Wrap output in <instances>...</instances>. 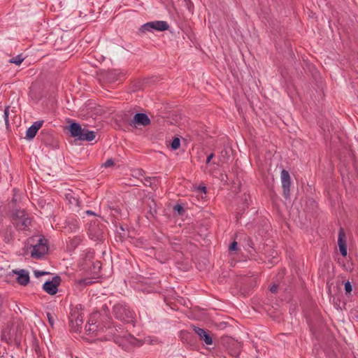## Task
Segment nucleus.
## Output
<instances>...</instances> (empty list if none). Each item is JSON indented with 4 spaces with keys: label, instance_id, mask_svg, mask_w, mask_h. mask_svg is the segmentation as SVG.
<instances>
[{
    "label": "nucleus",
    "instance_id": "nucleus-27",
    "mask_svg": "<svg viewBox=\"0 0 358 358\" xmlns=\"http://www.w3.org/2000/svg\"><path fill=\"white\" fill-rule=\"evenodd\" d=\"M46 316H47V318H48L50 325L51 326V327L53 328L54 322H55V319H54L53 315L51 313L48 312V313H46Z\"/></svg>",
    "mask_w": 358,
    "mask_h": 358
},
{
    "label": "nucleus",
    "instance_id": "nucleus-22",
    "mask_svg": "<svg viewBox=\"0 0 358 358\" xmlns=\"http://www.w3.org/2000/svg\"><path fill=\"white\" fill-rule=\"evenodd\" d=\"M24 58L22 55H18L16 57H14L9 59V63L15 64L16 65H20L24 61Z\"/></svg>",
    "mask_w": 358,
    "mask_h": 358
},
{
    "label": "nucleus",
    "instance_id": "nucleus-3",
    "mask_svg": "<svg viewBox=\"0 0 358 358\" xmlns=\"http://www.w3.org/2000/svg\"><path fill=\"white\" fill-rule=\"evenodd\" d=\"M13 224L19 231H25L31 224V219L24 210H16L13 214Z\"/></svg>",
    "mask_w": 358,
    "mask_h": 358
},
{
    "label": "nucleus",
    "instance_id": "nucleus-14",
    "mask_svg": "<svg viewBox=\"0 0 358 358\" xmlns=\"http://www.w3.org/2000/svg\"><path fill=\"white\" fill-rule=\"evenodd\" d=\"M83 129L81 126L76 122H73L69 125V131L71 136L76 138L77 140L80 137L82 132H83Z\"/></svg>",
    "mask_w": 358,
    "mask_h": 358
},
{
    "label": "nucleus",
    "instance_id": "nucleus-11",
    "mask_svg": "<svg viewBox=\"0 0 358 358\" xmlns=\"http://www.w3.org/2000/svg\"><path fill=\"white\" fill-rule=\"evenodd\" d=\"M115 342L118 344L119 345H122V347L124 346V342L126 343H129L131 345H142V343L141 341L137 340L135 337H134L131 334H127V335H124L122 338H120V336H115Z\"/></svg>",
    "mask_w": 358,
    "mask_h": 358
},
{
    "label": "nucleus",
    "instance_id": "nucleus-17",
    "mask_svg": "<svg viewBox=\"0 0 358 358\" xmlns=\"http://www.w3.org/2000/svg\"><path fill=\"white\" fill-rule=\"evenodd\" d=\"M95 132L93 131H90L87 129H83V132L80 137L79 138V141H92L95 138Z\"/></svg>",
    "mask_w": 358,
    "mask_h": 358
},
{
    "label": "nucleus",
    "instance_id": "nucleus-30",
    "mask_svg": "<svg viewBox=\"0 0 358 358\" xmlns=\"http://www.w3.org/2000/svg\"><path fill=\"white\" fill-rule=\"evenodd\" d=\"M114 165V161L112 158L108 159L106 162L102 165L105 168L111 167Z\"/></svg>",
    "mask_w": 358,
    "mask_h": 358
},
{
    "label": "nucleus",
    "instance_id": "nucleus-24",
    "mask_svg": "<svg viewBox=\"0 0 358 358\" xmlns=\"http://www.w3.org/2000/svg\"><path fill=\"white\" fill-rule=\"evenodd\" d=\"M180 145V141L178 138H175L171 144V148L174 150L179 148Z\"/></svg>",
    "mask_w": 358,
    "mask_h": 358
},
{
    "label": "nucleus",
    "instance_id": "nucleus-8",
    "mask_svg": "<svg viewBox=\"0 0 358 358\" xmlns=\"http://www.w3.org/2000/svg\"><path fill=\"white\" fill-rule=\"evenodd\" d=\"M151 121L147 114L143 113H138L134 116L130 122L131 126L137 127L138 126L146 127L150 125Z\"/></svg>",
    "mask_w": 358,
    "mask_h": 358
},
{
    "label": "nucleus",
    "instance_id": "nucleus-15",
    "mask_svg": "<svg viewBox=\"0 0 358 358\" xmlns=\"http://www.w3.org/2000/svg\"><path fill=\"white\" fill-rule=\"evenodd\" d=\"M83 323V317H80L79 318H76L74 320L69 321V326L72 331L74 332H80L82 329V325Z\"/></svg>",
    "mask_w": 358,
    "mask_h": 358
},
{
    "label": "nucleus",
    "instance_id": "nucleus-21",
    "mask_svg": "<svg viewBox=\"0 0 358 358\" xmlns=\"http://www.w3.org/2000/svg\"><path fill=\"white\" fill-rule=\"evenodd\" d=\"M97 329V326L96 323L94 322L93 316L90 317L88 321L87 324L85 326V331L87 334H90L96 331Z\"/></svg>",
    "mask_w": 358,
    "mask_h": 358
},
{
    "label": "nucleus",
    "instance_id": "nucleus-26",
    "mask_svg": "<svg viewBox=\"0 0 358 358\" xmlns=\"http://www.w3.org/2000/svg\"><path fill=\"white\" fill-rule=\"evenodd\" d=\"M157 214V210L155 208H152L151 205H150V211L147 215L148 219L154 218Z\"/></svg>",
    "mask_w": 358,
    "mask_h": 358
},
{
    "label": "nucleus",
    "instance_id": "nucleus-9",
    "mask_svg": "<svg viewBox=\"0 0 358 358\" xmlns=\"http://www.w3.org/2000/svg\"><path fill=\"white\" fill-rule=\"evenodd\" d=\"M194 332L198 335L199 339L207 345H210L213 344V338L211 336L210 332L208 330H205L199 327L193 326L192 327Z\"/></svg>",
    "mask_w": 358,
    "mask_h": 358
},
{
    "label": "nucleus",
    "instance_id": "nucleus-28",
    "mask_svg": "<svg viewBox=\"0 0 358 358\" xmlns=\"http://www.w3.org/2000/svg\"><path fill=\"white\" fill-rule=\"evenodd\" d=\"M352 290V287L351 285V282L350 281H347L345 282V294H350Z\"/></svg>",
    "mask_w": 358,
    "mask_h": 358
},
{
    "label": "nucleus",
    "instance_id": "nucleus-5",
    "mask_svg": "<svg viewBox=\"0 0 358 358\" xmlns=\"http://www.w3.org/2000/svg\"><path fill=\"white\" fill-rule=\"evenodd\" d=\"M48 251V240L44 237L40 238L38 243L33 246L31 255L34 258H41Z\"/></svg>",
    "mask_w": 358,
    "mask_h": 358
},
{
    "label": "nucleus",
    "instance_id": "nucleus-20",
    "mask_svg": "<svg viewBox=\"0 0 358 358\" xmlns=\"http://www.w3.org/2000/svg\"><path fill=\"white\" fill-rule=\"evenodd\" d=\"M90 236L94 241H101L103 238V233L96 227H92L90 229Z\"/></svg>",
    "mask_w": 358,
    "mask_h": 358
},
{
    "label": "nucleus",
    "instance_id": "nucleus-37",
    "mask_svg": "<svg viewBox=\"0 0 358 358\" xmlns=\"http://www.w3.org/2000/svg\"><path fill=\"white\" fill-rule=\"evenodd\" d=\"M86 213L87 215H94V212H92V210H87Z\"/></svg>",
    "mask_w": 358,
    "mask_h": 358
},
{
    "label": "nucleus",
    "instance_id": "nucleus-4",
    "mask_svg": "<svg viewBox=\"0 0 358 358\" xmlns=\"http://www.w3.org/2000/svg\"><path fill=\"white\" fill-rule=\"evenodd\" d=\"M169 25L166 21H153L143 24L138 31V34H144L147 32H152V30L159 31H166L169 29Z\"/></svg>",
    "mask_w": 358,
    "mask_h": 358
},
{
    "label": "nucleus",
    "instance_id": "nucleus-6",
    "mask_svg": "<svg viewBox=\"0 0 358 358\" xmlns=\"http://www.w3.org/2000/svg\"><path fill=\"white\" fill-rule=\"evenodd\" d=\"M281 182H282V194L285 199H289L290 195V185L291 180L290 176L287 171L283 169L281 171Z\"/></svg>",
    "mask_w": 358,
    "mask_h": 358
},
{
    "label": "nucleus",
    "instance_id": "nucleus-32",
    "mask_svg": "<svg viewBox=\"0 0 358 358\" xmlns=\"http://www.w3.org/2000/svg\"><path fill=\"white\" fill-rule=\"evenodd\" d=\"M229 250H237V243L236 241H234L231 243L229 248Z\"/></svg>",
    "mask_w": 358,
    "mask_h": 358
},
{
    "label": "nucleus",
    "instance_id": "nucleus-10",
    "mask_svg": "<svg viewBox=\"0 0 358 358\" xmlns=\"http://www.w3.org/2000/svg\"><path fill=\"white\" fill-rule=\"evenodd\" d=\"M12 273L17 275L16 281L20 285L25 286L29 282V273L25 269L13 270Z\"/></svg>",
    "mask_w": 358,
    "mask_h": 358
},
{
    "label": "nucleus",
    "instance_id": "nucleus-23",
    "mask_svg": "<svg viewBox=\"0 0 358 358\" xmlns=\"http://www.w3.org/2000/svg\"><path fill=\"white\" fill-rule=\"evenodd\" d=\"M77 282L80 286L85 287L92 284L94 281L90 278H85L78 280Z\"/></svg>",
    "mask_w": 358,
    "mask_h": 358
},
{
    "label": "nucleus",
    "instance_id": "nucleus-33",
    "mask_svg": "<svg viewBox=\"0 0 358 358\" xmlns=\"http://www.w3.org/2000/svg\"><path fill=\"white\" fill-rule=\"evenodd\" d=\"M171 245V248L176 251H178L180 249V245L178 243L173 242Z\"/></svg>",
    "mask_w": 358,
    "mask_h": 358
},
{
    "label": "nucleus",
    "instance_id": "nucleus-2",
    "mask_svg": "<svg viewBox=\"0 0 358 358\" xmlns=\"http://www.w3.org/2000/svg\"><path fill=\"white\" fill-rule=\"evenodd\" d=\"M113 314L117 320L134 325L135 313L126 303H118L114 305Z\"/></svg>",
    "mask_w": 358,
    "mask_h": 358
},
{
    "label": "nucleus",
    "instance_id": "nucleus-35",
    "mask_svg": "<svg viewBox=\"0 0 358 358\" xmlns=\"http://www.w3.org/2000/svg\"><path fill=\"white\" fill-rule=\"evenodd\" d=\"M213 157H214V154H213V153L210 154L207 157L206 161V164H208L210 162V161H211V159H213Z\"/></svg>",
    "mask_w": 358,
    "mask_h": 358
},
{
    "label": "nucleus",
    "instance_id": "nucleus-19",
    "mask_svg": "<svg viewBox=\"0 0 358 358\" xmlns=\"http://www.w3.org/2000/svg\"><path fill=\"white\" fill-rule=\"evenodd\" d=\"M64 228L68 232H76L79 229L78 222L74 219L68 220Z\"/></svg>",
    "mask_w": 358,
    "mask_h": 358
},
{
    "label": "nucleus",
    "instance_id": "nucleus-13",
    "mask_svg": "<svg viewBox=\"0 0 358 358\" xmlns=\"http://www.w3.org/2000/svg\"><path fill=\"white\" fill-rule=\"evenodd\" d=\"M338 244L339 246V250L341 254L345 257L347 255V244H346V240H345V234L344 232V230L341 228L338 232Z\"/></svg>",
    "mask_w": 358,
    "mask_h": 358
},
{
    "label": "nucleus",
    "instance_id": "nucleus-7",
    "mask_svg": "<svg viewBox=\"0 0 358 358\" xmlns=\"http://www.w3.org/2000/svg\"><path fill=\"white\" fill-rule=\"evenodd\" d=\"M61 278L59 276H55L52 280L45 282L43 285V289L49 294L54 295L58 291V285L60 284Z\"/></svg>",
    "mask_w": 358,
    "mask_h": 358
},
{
    "label": "nucleus",
    "instance_id": "nucleus-18",
    "mask_svg": "<svg viewBox=\"0 0 358 358\" xmlns=\"http://www.w3.org/2000/svg\"><path fill=\"white\" fill-rule=\"evenodd\" d=\"M14 238V232L11 226H7L3 229V241L8 243L13 241Z\"/></svg>",
    "mask_w": 358,
    "mask_h": 358
},
{
    "label": "nucleus",
    "instance_id": "nucleus-34",
    "mask_svg": "<svg viewBox=\"0 0 358 358\" xmlns=\"http://www.w3.org/2000/svg\"><path fill=\"white\" fill-rule=\"evenodd\" d=\"M278 290V285H273L271 287H270V291L272 292V293H275Z\"/></svg>",
    "mask_w": 358,
    "mask_h": 358
},
{
    "label": "nucleus",
    "instance_id": "nucleus-36",
    "mask_svg": "<svg viewBox=\"0 0 358 358\" xmlns=\"http://www.w3.org/2000/svg\"><path fill=\"white\" fill-rule=\"evenodd\" d=\"M45 273V272H39V271H35L34 272V274L36 277H38L40 275H44Z\"/></svg>",
    "mask_w": 358,
    "mask_h": 358
},
{
    "label": "nucleus",
    "instance_id": "nucleus-31",
    "mask_svg": "<svg viewBox=\"0 0 358 358\" xmlns=\"http://www.w3.org/2000/svg\"><path fill=\"white\" fill-rule=\"evenodd\" d=\"M245 241H246V245L251 248H254V243H253V241H252V239L250 238V237H246L245 238Z\"/></svg>",
    "mask_w": 358,
    "mask_h": 358
},
{
    "label": "nucleus",
    "instance_id": "nucleus-1",
    "mask_svg": "<svg viewBox=\"0 0 358 358\" xmlns=\"http://www.w3.org/2000/svg\"><path fill=\"white\" fill-rule=\"evenodd\" d=\"M22 338V329L20 324H12L4 328L1 333V340L8 344L20 345Z\"/></svg>",
    "mask_w": 358,
    "mask_h": 358
},
{
    "label": "nucleus",
    "instance_id": "nucleus-38",
    "mask_svg": "<svg viewBox=\"0 0 358 358\" xmlns=\"http://www.w3.org/2000/svg\"><path fill=\"white\" fill-rule=\"evenodd\" d=\"M199 189L201 190H202L203 192H206V187H204V186L203 187H200Z\"/></svg>",
    "mask_w": 358,
    "mask_h": 358
},
{
    "label": "nucleus",
    "instance_id": "nucleus-16",
    "mask_svg": "<svg viewBox=\"0 0 358 358\" xmlns=\"http://www.w3.org/2000/svg\"><path fill=\"white\" fill-rule=\"evenodd\" d=\"M83 316L81 306H72L70 310L69 321Z\"/></svg>",
    "mask_w": 358,
    "mask_h": 358
},
{
    "label": "nucleus",
    "instance_id": "nucleus-12",
    "mask_svg": "<svg viewBox=\"0 0 358 358\" xmlns=\"http://www.w3.org/2000/svg\"><path fill=\"white\" fill-rule=\"evenodd\" d=\"M43 120L34 122L33 124L27 129L26 131V139L29 141L32 140L36 135L37 131L43 126Z\"/></svg>",
    "mask_w": 358,
    "mask_h": 358
},
{
    "label": "nucleus",
    "instance_id": "nucleus-29",
    "mask_svg": "<svg viewBox=\"0 0 358 358\" xmlns=\"http://www.w3.org/2000/svg\"><path fill=\"white\" fill-rule=\"evenodd\" d=\"M173 210L178 212L179 215H182L185 212L184 208L180 204L175 205L173 206Z\"/></svg>",
    "mask_w": 358,
    "mask_h": 358
},
{
    "label": "nucleus",
    "instance_id": "nucleus-25",
    "mask_svg": "<svg viewBox=\"0 0 358 358\" xmlns=\"http://www.w3.org/2000/svg\"><path fill=\"white\" fill-rule=\"evenodd\" d=\"M9 106L6 107L3 112V118L6 123V127H8L9 125L8 115H9Z\"/></svg>",
    "mask_w": 358,
    "mask_h": 358
}]
</instances>
